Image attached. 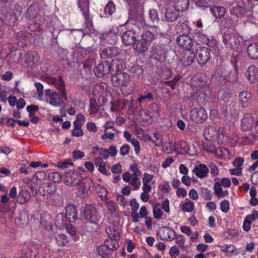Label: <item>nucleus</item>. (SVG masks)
I'll return each mask as SVG.
<instances>
[{
    "mask_svg": "<svg viewBox=\"0 0 258 258\" xmlns=\"http://www.w3.org/2000/svg\"><path fill=\"white\" fill-rule=\"evenodd\" d=\"M81 217L82 220L94 224L99 220L96 209L90 205H86L81 208Z\"/></svg>",
    "mask_w": 258,
    "mask_h": 258,
    "instance_id": "obj_1",
    "label": "nucleus"
},
{
    "mask_svg": "<svg viewBox=\"0 0 258 258\" xmlns=\"http://www.w3.org/2000/svg\"><path fill=\"white\" fill-rule=\"evenodd\" d=\"M42 79L48 84L53 85L57 89L61 92L65 100L68 99L64 84L60 77L56 79L48 76H44L42 77Z\"/></svg>",
    "mask_w": 258,
    "mask_h": 258,
    "instance_id": "obj_2",
    "label": "nucleus"
},
{
    "mask_svg": "<svg viewBox=\"0 0 258 258\" xmlns=\"http://www.w3.org/2000/svg\"><path fill=\"white\" fill-rule=\"evenodd\" d=\"M189 118L196 124L203 123L208 118L207 112L203 108H194L190 111Z\"/></svg>",
    "mask_w": 258,
    "mask_h": 258,
    "instance_id": "obj_3",
    "label": "nucleus"
},
{
    "mask_svg": "<svg viewBox=\"0 0 258 258\" xmlns=\"http://www.w3.org/2000/svg\"><path fill=\"white\" fill-rule=\"evenodd\" d=\"M223 42L226 47L234 49L238 47L240 44L238 36L234 33L227 32L223 35Z\"/></svg>",
    "mask_w": 258,
    "mask_h": 258,
    "instance_id": "obj_4",
    "label": "nucleus"
},
{
    "mask_svg": "<svg viewBox=\"0 0 258 258\" xmlns=\"http://www.w3.org/2000/svg\"><path fill=\"white\" fill-rule=\"evenodd\" d=\"M116 61H113L112 64L111 65L107 61H103L99 64L94 69V72L95 75L99 78L103 77L108 74L111 71L112 66H114Z\"/></svg>",
    "mask_w": 258,
    "mask_h": 258,
    "instance_id": "obj_5",
    "label": "nucleus"
},
{
    "mask_svg": "<svg viewBox=\"0 0 258 258\" xmlns=\"http://www.w3.org/2000/svg\"><path fill=\"white\" fill-rule=\"evenodd\" d=\"M131 80L130 76L125 72L117 73L112 78V81L115 86H126Z\"/></svg>",
    "mask_w": 258,
    "mask_h": 258,
    "instance_id": "obj_6",
    "label": "nucleus"
},
{
    "mask_svg": "<svg viewBox=\"0 0 258 258\" xmlns=\"http://www.w3.org/2000/svg\"><path fill=\"white\" fill-rule=\"evenodd\" d=\"M197 59L199 64H206L210 58V50L205 46H199L196 50Z\"/></svg>",
    "mask_w": 258,
    "mask_h": 258,
    "instance_id": "obj_7",
    "label": "nucleus"
},
{
    "mask_svg": "<svg viewBox=\"0 0 258 258\" xmlns=\"http://www.w3.org/2000/svg\"><path fill=\"white\" fill-rule=\"evenodd\" d=\"M151 57L157 61H163L165 59L166 50L164 47L159 44H154L151 47Z\"/></svg>",
    "mask_w": 258,
    "mask_h": 258,
    "instance_id": "obj_8",
    "label": "nucleus"
},
{
    "mask_svg": "<svg viewBox=\"0 0 258 258\" xmlns=\"http://www.w3.org/2000/svg\"><path fill=\"white\" fill-rule=\"evenodd\" d=\"M162 209L166 213L170 212L169 201L167 199L162 202L161 205L156 204L153 207V215L155 219H160L162 218L163 215Z\"/></svg>",
    "mask_w": 258,
    "mask_h": 258,
    "instance_id": "obj_9",
    "label": "nucleus"
},
{
    "mask_svg": "<svg viewBox=\"0 0 258 258\" xmlns=\"http://www.w3.org/2000/svg\"><path fill=\"white\" fill-rule=\"evenodd\" d=\"M78 6L81 11L83 12L86 22L87 26L91 30L93 27V23L92 19L89 14L88 0H78Z\"/></svg>",
    "mask_w": 258,
    "mask_h": 258,
    "instance_id": "obj_10",
    "label": "nucleus"
},
{
    "mask_svg": "<svg viewBox=\"0 0 258 258\" xmlns=\"http://www.w3.org/2000/svg\"><path fill=\"white\" fill-rule=\"evenodd\" d=\"M169 149L168 150L166 147V150L165 151L167 153L177 152L180 154H186L188 152L189 147L186 142L183 141H181L177 143H175L174 145L172 146L171 143H169Z\"/></svg>",
    "mask_w": 258,
    "mask_h": 258,
    "instance_id": "obj_11",
    "label": "nucleus"
},
{
    "mask_svg": "<svg viewBox=\"0 0 258 258\" xmlns=\"http://www.w3.org/2000/svg\"><path fill=\"white\" fill-rule=\"evenodd\" d=\"M45 95L47 102L54 107H58L63 103L62 97L53 90L48 89L46 91Z\"/></svg>",
    "mask_w": 258,
    "mask_h": 258,
    "instance_id": "obj_12",
    "label": "nucleus"
},
{
    "mask_svg": "<svg viewBox=\"0 0 258 258\" xmlns=\"http://www.w3.org/2000/svg\"><path fill=\"white\" fill-rule=\"evenodd\" d=\"M106 232L112 242V245H107L108 247L111 249H116L119 246L117 242V240L120 238L119 232L113 227H110L106 228Z\"/></svg>",
    "mask_w": 258,
    "mask_h": 258,
    "instance_id": "obj_13",
    "label": "nucleus"
},
{
    "mask_svg": "<svg viewBox=\"0 0 258 258\" xmlns=\"http://www.w3.org/2000/svg\"><path fill=\"white\" fill-rule=\"evenodd\" d=\"M82 177L77 172H69L67 174L64 183L68 185L76 186L80 184Z\"/></svg>",
    "mask_w": 258,
    "mask_h": 258,
    "instance_id": "obj_14",
    "label": "nucleus"
},
{
    "mask_svg": "<svg viewBox=\"0 0 258 258\" xmlns=\"http://www.w3.org/2000/svg\"><path fill=\"white\" fill-rule=\"evenodd\" d=\"M93 186V182L91 179H88L85 182L81 183L78 189L77 194L82 198H85L91 193V188Z\"/></svg>",
    "mask_w": 258,
    "mask_h": 258,
    "instance_id": "obj_15",
    "label": "nucleus"
},
{
    "mask_svg": "<svg viewBox=\"0 0 258 258\" xmlns=\"http://www.w3.org/2000/svg\"><path fill=\"white\" fill-rule=\"evenodd\" d=\"M138 35L134 31L128 30L123 33L122 35V41L126 46L134 45L137 42Z\"/></svg>",
    "mask_w": 258,
    "mask_h": 258,
    "instance_id": "obj_16",
    "label": "nucleus"
},
{
    "mask_svg": "<svg viewBox=\"0 0 258 258\" xmlns=\"http://www.w3.org/2000/svg\"><path fill=\"white\" fill-rule=\"evenodd\" d=\"M181 61L184 66H190L195 61V54L190 49H185L182 52Z\"/></svg>",
    "mask_w": 258,
    "mask_h": 258,
    "instance_id": "obj_17",
    "label": "nucleus"
},
{
    "mask_svg": "<svg viewBox=\"0 0 258 258\" xmlns=\"http://www.w3.org/2000/svg\"><path fill=\"white\" fill-rule=\"evenodd\" d=\"M180 12L173 6L168 7L165 13V18L166 21L168 22H174L178 18Z\"/></svg>",
    "mask_w": 258,
    "mask_h": 258,
    "instance_id": "obj_18",
    "label": "nucleus"
},
{
    "mask_svg": "<svg viewBox=\"0 0 258 258\" xmlns=\"http://www.w3.org/2000/svg\"><path fill=\"white\" fill-rule=\"evenodd\" d=\"M158 235L163 240L171 241L174 238V232L170 228L164 227L159 230Z\"/></svg>",
    "mask_w": 258,
    "mask_h": 258,
    "instance_id": "obj_19",
    "label": "nucleus"
},
{
    "mask_svg": "<svg viewBox=\"0 0 258 258\" xmlns=\"http://www.w3.org/2000/svg\"><path fill=\"white\" fill-rule=\"evenodd\" d=\"M197 177L200 178L206 177L208 175L209 170L204 164H200L196 166L192 170Z\"/></svg>",
    "mask_w": 258,
    "mask_h": 258,
    "instance_id": "obj_20",
    "label": "nucleus"
},
{
    "mask_svg": "<svg viewBox=\"0 0 258 258\" xmlns=\"http://www.w3.org/2000/svg\"><path fill=\"white\" fill-rule=\"evenodd\" d=\"M177 43L185 49H190L192 45V40L187 35H180L177 38Z\"/></svg>",
    "mask_w": 258,
    "mask_h": 258,
    "instance_id": "obj_21",
    "label": "nucleus"
},
{
    "mask_svg": "<svg viewBox=\"0 0 258 258\" xmlns=\"http://www.w3.org/2000/svg\"><path fill=\"white\" fill-rule=\"evenodd\" d=\"M119 53V49L115 46L107 47L101 53V56L104 59L112 58L117 56Z\"/></svg>",
    "mask_w": 258,
    "mask_h": 258,
    "instance_id": "obj_22",
    "label": "nucleus"
},
{
    "mask_svg": "<svg viewBox=\"0 0 258 258\" xmlns=\"http://www.w3.org/2000/svg\"><path fill=\"white\" fill-rule=\"evenodd\" d=\"M106 207L111 216L115 219L114 225H118L119 221V215L116 211V207L115 203L112 201H109L106 203Z\"/></svg>",
    "mask_w": 258,
    "mask_h": 258,
    "instance_id": "obj_23",
    "label": "nucleus"
},
{
    "mask_svg": "<svg viewBox=\"0 0 258 258\" xmlns=\"http://www.w3.org/2000/svg\"><path fill=\"white\" fill-rule=\"evenodd\" d=\"M66 218L70 222H75L78 218L77 208L75 206L68 205L66 208Z\"/></svg>",
    "mask_w": 258,
    "mask_h": 258,
    "instance_id": "obj_24",
    "label": "nucleus"
},
{
    "mask_svg": "<svg viewBox=\"0 0 258 258\" xmlns=\"http://www.w3.org/2000/svg\"><path fill=\"white\" fill-rule=\"evenodd\" d=\"M39 60V56L35 52H28L25 55V62L30 67L38 64Z\"/></svg>",
    "mask_w": 258,
    "mask_h": 258,
    "instance_id": "obj_25",
    "label": "nucleus"
},
{
    "mask_svg": "<svg viewBox=\"0 0 258 258\" xmlns=\"http://www.w3.org/2000/svg\"><path fill=\"white\" fill-rule=\"evenodd\" d=\"M254 124V119L249 114H246L241 120V126L243 131L251 129Z\"/></svg>",
    "mask_w": 258,
    "mask_h": 258,
    "instance_id": "obj_26",
    "label": "nucleus"
},
{
    "mask_svg": "<svg viewBox=\"0 0 258 258\" xmlns=\"http://www.w3.org/2000/svg\"><path fill=\"white\" fill-rule=\"evenodd\" d=\"M247 78L250 83H255L258 80V69L254 66H250L246 72Z\"/></svg>",
    "mask_w": 258,
    "mask_h": 258,
    "instance_id": "obj_27",
    "label": "nucleus"
},
{
    "mask_svg": "<svg viewBox=\"0 0 258 258\" xmlns=\"http://www.w3.org/2000/svg\"><path fill=\"white\" fill-rule=\"evenodd\" d=\"M251 95L247 91H243L239 95V100L243 107H248L251 102Z\"/></svg>",
    "mask_w": 258,
    "mask_h": 258,
    "instance_id": "obj_28",
    "label": "nucleus"
},
{
    "mask_svg": "<svg viewBox=\"0 0 258 258\" xmlns=\"http://www.w3.org/2000/svg\"><path fill=\"white\" fill-rule=\"evenodd\" d=\"M149 45L148 42H146L142 39L140 40H137L133 47L134 49L138 53L144 54L147 51Z\"/></svg>",
    "mask_w": 258,
    "mask_h": 258,
    "instance_id": "obj_29",
    "label": "nucleus"
},
{
    "mask_svg": "<svg viewBox=\"0 0 258 258\" xmlns=\"http://www.w3.org/2000/svg\"><path fill=\"white\" fill-rule=\"evenodd\" d=\"M216 128L212 126H208L205 128L204 131V136L205 139L209 141H213L216 139Z\"/></svg>",
    "mask_w": 258,
    "mask_h": 258,
    "instance_id": "obj_30",
    "label": "nucleus"
},
{
    "mask_svg": "<svg viewBox=\"0 0 258 258\" xmlns=\"http://www.w3.org/2000/svg\"><path fill=\"white\" fill-rule=\"evenodd\" d=\"M54 185L51 183H43L39 188V192L43 196L51 194L55 190Z\"/></svg>",
    "mask_w": 258,
    "mask_h": 258,
    "instance_id": "obj_31",
    "label": "nucleus"
},
{
    "mask_svg": "<svg viewBox=\"0 0 258 258\" xmlns=\"http://www.w3.org/2000/svg\"><path fill=\"white\" fill-rule=\"evenodd\" d=\"M247 53L249 57L253 59H258V42L251 43L248 46Z\"/></svg>",
    "mask_w": 258,
    "mask_h": 258,
    "instance_id": "obj_32",
    "label": "nucleus"
},
{
    "mask_svg": "<svg viewBox=\"0 0 258 258\" xmlns=\"http://www.w3.org/2000/svg\"><path fill=\"white\" fill-rule=\"evenodd\" d=\"M246 11L244 8L240 6L236 5L232 7L230 10L231 15L237 18H242L245 15Z\"/></svg>",
    "mask_w": 258,
    "mask_h": 258,
    "instance_id": "obj_33",
    "label": "nucleus"
},
{
    "mask_svg": "<svg viewBox=\"0 0 258 258\" xmlns=\"http://www.w3.org/2000/svg\"><path fill=\"white\" fill-rule=\"evenodd\" d=\"M210 12L216 19H221L224 16L226 10L221 6H215L210 9Z\"/></svg>",
    "mask_w": 258,
    "mask_h": 258,
    "instance_id": "obj_34",
    "label": "nucleus"
},
{
    "mask_svg": "<svg viewBox=\"0 0 258 258\" xmlns=\"http://www.w3.org/2000/svg\"><path fill=\"white\" fill-rule=\"evenodd\" d=\"M173 7L180 12L185 11L189 7V0H174Z\"/></svg>",
    "mask_w": 258,
    "mask_h": 258,
    "instance_id": "obj_35",
    "label": "nucleus"
},
{
    "mask_svg": "<svg viewBox=\"0 0 258 258\" xmlns=\"http://www.w3.org/2000/svg\"><path fill=\"white\" fill-rule=\"evenodd\" d=\"M18 197L17 201L21 204L28 203L30 199V194L28 190H21Z\"/></svg>",
    "mask_w": 258,
    "mask_h": 258,
    "instance_id": "obj_36",
    "label": "nucleus"
},
{
    "mask_svg": "<svg viewBox=\"0 0 258 258\" xmlns=\"http://www.w3.org/2000/svg\"><path fill=\"white\" fill-rule=\"evenodd\" d=\"M99 107L97 105L95 99H91L90 103L89 112L90 114L98 116Z\"/></svg>",
    "mask_w": 258,
    "mask_h": 258,
    "instance_id": "obj_37",
    "label": "nucleus"
},
{
    "mask_svg": "<svg viewBox=\"0 0 258 258\" xmlns=\"http://www.w3.org/2000/svg\"><path fill=\"white\" fill-rule=\"evenodd\" d=\"M214 189L215 190V194L219 198H223L225 197L228 194V191H223V189L221 187V185L219 183V182H216L214 185Z\"/></svg>",
    "mask_w": 258,
    "mask_h": 258,
    "instance_id": "obj_38",
    "label": "nucleus"
},
{
    "mask_svg": "<svg viewBox=\"0 0 258 258\" xmlns=\"http://www.w3.org/2000/svg\"><path fill=\"white\" fill-rule=\"evenodd\" d=\"M55 240L59 246H65L69 242L67 236L64 234H57L55 236Z\"/></svg>",
    "mask_w": 258,
    "mask_h": 258,
    "instance_id": "obj_39",
    "label": "nucleus"
},
{
    "mask_svg": "<svg viewBox=\"0 0 258 258\" xmlns=\"http://www.w3.org/2000/svg\"><path fill=\"white\" fill-rule=\"evenodd\" d=\"M161 111L160 105L154 103L150 107V112L153 117H157L159 116Z\"/></svg>",
    "mask_w": 258,
    "mask_h": 258,
    "instance_id": "obj_40",
    "label": "nucleus"
},
{
    "mask_svg": "<svg viewBox=\"0 0 258 258\" xmlns=\"http://www.w3.org/2000/svg\"><path fill=\"white\" fill-rule=\"evenodd\" d=\"M194 202L188 199H186L185 202L182 206V209L185 212H190L194 210Z\"/></svg>",
    "mask_w": 258,
    "mask_h": 258,
    "instance_id": "obj_41",
    "label": "nucleus"
},
{
    "mask_svg": "<svg viewBox=\"0 0 258 258\" xmlns=\"http://www.w3.org/2000/svg\"><path fill=\"white\" fill-rule=\"evenodd\" d=\"M96 192L98 195V196L103 199V198H105L107 195V189L103 186L100 184H97L95 188Z\"/></svg>",
    "mask_w": 258,
    "mask_h": 258,
    "instance_id": "obj_42",
    "label": "nucleus"
},
{
    "mask_svg": "<svg viewBox=\"0 0 258 258\" xmlns=\"http://www.w3.org/2000/svg\"><path fill=\"white\" fill-rule=\"evenodd\" d=\"M155 38L154 34L150 31H146L142 34V39L145 41L146 42H148L149 45H150L151 41H152Z\"/></svg>",
    "mask_w": 258,
    "mask_h": 258,
    "instance_id": "obj_43",
    "label": "nucleus"
},
{
    "mask_svg": "<svg viewBox=\"0 0 258 258\" xmlns=\"http://www.w3.org/2000/svg\"><path fill=\"white\" fill-rule=\"evenodd\" d=\"M140 176H132L130 184L134 186V190L139 189L141 186V181L139 178Z\"/></svg>",
    "mask_w": 258,
    "mask_h": 258,
    "instance_id": "obj_44",
    "label": "nucleus"
},
{
    "mask_svg": "<svg viewBox=\"0 0 258 258\" xmlns=\"http://www.w3.org/2000/svg\"><path fill=\"white\" fill-rule=\"evenodd\" d=\"M131 72L133 75L140 77L143 73V67L139 65H134L132 67Z\"/></svg>",
    "mask_w": 258,
    "mask_h": 258,
    "instance_id": "obj_45",
    "label": "nucleus"
},
{
    "mask_svg": "<svg viewBox=\"0 0 258 258\" xmlns=\"http://www.w3.org/2000/svg\"><path fill=\"white\" fill-rule=\"evenodd\" d=\"M115 10V6L112 2H109L105 6L104 12L109 16L111 15Z\"/></svg>",
    "mask_w": 258,
    "mask_h": 258,
    "instance_id": "obj_46",
    "label": "nucleus"
},
{
    "mask_svg": "<svg viewBox=\"0 0 258 258\" xmlns=\"http://www.w3.org/2000/svg\"><path fill=\"white\" fill-rule=\"evenodd\" d=\"M220 248L221 251L226 253H232L236 249L233 244H224L220 246Z\"/></svg>",
    "mask_w": 258,
    "mask_h": 258,
    "instance_id": "obj_47",
    "label": "nucleus"
},
{
    "mask_svg": "<svg viewBox=\"0 0 258 258\" xmlns=\"http://www.w3.org/2000/svg\"><path fill=\"white\" fill-rule=\"evenodd\" d=\"M154 178V175L153 174H150L147 172H145L143 174L142 182L153 184L154 183V182L153 181Z\"/></svg>",
    "mask_w": 258,
    "mask_h": 258,
    "instance_id": "obj_48",
    "label": "nucleus"
},
{
    "mask_svg": "<svg viewBox=\"0 0 258 258\" xmlns=\"http://www.w3.org/2000/svg\"><path fill=\"white\" fill-rule=\"evenodd\" d=\"M153 99V95L151 93H145L144 95H141L138 99L139 103L143 102L151 101Z\"/></svg>",
    "mask_w": 258,
    "mask_h": 258,
    "instance_id": "obj_49",
    "label": "nucleus"
},
{
    "mask_svg": "<svg viewBox=\"0 0 258 258\" xmlns=\"http://www.w3.org/2000/svg\"><path fill=\"white\" fill-rule=\"evenodd\" d=\"M73 165L71 160L67 159L64 161L59 162L57 163V167L59 168L64 169L69 168Z\"/></svg>",
    "mask_w": 258,
    "mask_h": 258,
    "instance_id": "obj_50",
    "label": "nucleus"
},
{
    "mask_svg": "<svg viewBox=\"0 0 258 258\" xmlns=\"http://www.w3.org/2000/svg\"><path fill=\"white\" fill-rule=\"evenodd\" d=\"M48 218L45 221L42 218L41 219L40 223L42 226L46 230H50L52 228V224L49 216Z\"/></svg>",
    "mask_w": 258,
    "mask_h": 258,
    "instance_id": "obj_51",
    "label": "nucleus"
},
{
    "mask_svg": "<svg viewBox=\"0 0 258 258\" xmlns=\"http://www.w3.org/2000/svg\"><path fill=\"white\" fill-rule=\"evenodd\" d=\"M35 86L37 89L38 98L41 100L43 96V86L39 82H36L35 83Z\"/></svg>",
    "mask_w": 258,
    "mask_h": 258,
    "instance_id": "obj_52",
    "label": "nucleus"
},
{
    "mask_svg": "<svg viewBox=\"0 0 258 258\" xmlns=\"http://www.w3.org/2000/svg\"><path fill=\"white\" fill-rule=\"evenodd\" d=\"M258 219V212L257 211H253L250 215H247L245 219L250 223Z\"/></svg>",
    "mask_w": 258,
    "mask_h": 258,
    "instance_id": "obj_53",
    "label": "nucleus"
},
{
    "mask_svg": "<svg viewBox=\"0 0 258 258\" xmlns=\"http://www.w3.org/2000/svg\"><path fill=\"white\" fill-rule=\"evenodd\" d=\"M130 170L133 172L132 176H141L142 174L137 164H134L131 165L130 166Z\"/></svg>",
    "mask_w": 258,
    "mask_h": 258,
    "instance_id": "obj_54",
    "label": "nucleus"
},
{
    "mask_svg": "<svg viewBox=\"0 0 258 258\" xmlns=\"http://www.w3.org/2000/svg\"><path fill=\"white\" fill-rule=\"evenodd\" d=\"M221 210L224 213H227L229 209V203L228 201L224 200L221 202Z\"/></svg>",
    "mask_w": 258,
    "mask_h": 258,
    "instance_id": "obj_55",
    "label": "nucleus"
},
{
    "mask_svg": "<svg viewBox=\"0 0 258 258\" xmlns=\"http://www.w3.org/2000/svg\"><path fill=\"white\" fill-rule=\"evenodd\" d=\"M26 109L27 111L29 112L30 116L32 117L33 116V114L38 110L39 107L36 105H31L27 106Z\"/></svg>",
    "mask_w": 258,
    "mask_h": 258,
    "instance_id": "obj_56",
    "label": "nucleus"
},
{
    "mask_svg": "<svg viewBox=\"0 0 258 258\" xmlns=\"http://www.w3.org/2000/svg\"><path fill=\"white\" fill-rule=\"evenodd\" d=\"M130 206L131 207L132 212H137L139 208V204L135 199H134L131 201Z\"/></svg>",
    "mask_w": 258,
    "mask_h": 258,
    "instance_id": "obj_57",
    "label": "nucleus"
},
{
    "mask_svg": "<svg viewBox=\"0 0 258 258\" xmlns=\"http://www.w3.org/2000/svg\"><path fill=\"white\" fill-rule=\"evenodd\" d=\"M73 158L74 159H81L83 158L85 156V153L84 152L79 150H76L73 151Z\"/></svg>",
    "mask_w": 258,
    "mask_h": 258,
    "instance_id": "obj_58",
    "label": "nucleus"
},
{
    "mask_svg": "<svg viewBox=\"0 0 258 258\" xmlns=\"http://www.w3.org/2000/svg\"><path fill=\"white\" fill-rule=\"evenodd\" d=\"M114 138V134L113 133H111L110 132H108V130H104V133L102 136L101 138L103 140H105L106 139H109V140H113Z\"/></svg>",
    "mask_w": 258,
    "mask_h": 258,
    "instance_id": "obj_59",
    "label": "nucleus"
},
{
    "mask_svg": "<svg viewBox=\"0 0 258 258\" xmlns=\"http://www.w3.org/2000/svg\"><path fill=\"white\" fill-rule=\"evenodd\" d=\"M225 130L224 128L223 127H220L218 131L216 132L217 134L216 135H217V139L218 140V142H220V141L222 142L223 138H224V135H225Z\"/></svg>",
    "mask_w": 258,
    "mask_h": 258,
    "instance_id": "obj_60",
    "label": "nucleus"
},
{
    "mask_svg": "<svg viewBox=\"0 0 258 258\" xmlns=\"http://www.w3.org/2000/svg\"><path fill=\"white\" fill-rule=\"evenodd\" d=\"M171 75V70L169 69H165L163 71L162 75L161 76L163 79L167 80L170 78Z\"/></svg>",
    "mask_w": 258,
    "mask_h": 258,
    "instance_id": "obj_61",
    "label": "nucleus"
},
{
    "mask_svg": "<svg viewBox=\"0 0 258 258\" xmlns=\"http://www.w3.org/2000/svg\"><path fill=\"white\" fill-rule=\"evenodd\" d=\"M130 142L134 147L136 153L138 154L140 151V145L138 140L133 139Z\"/></svg>",
    "mask_w": 258,
    "mask_h": 258,
    "instance_id": "obj_62",
    "label": "nucleus"
},
{
    "mask_svg": "<svg viewBox=\"0 0 258 258\" xmlns=\"http://www.w3.org/2000/svg\"><path fill=\"white\" fill-rule=\"evenodd\" d=\"M174 159L172 157L167 158L162 164V167L164 169H166L173 163Z\"/></svg>",
    "mask_w": 258,
    "mask_h": 258,
    "instance_id": "obj_63",
    "label": "nucleus"
},
{
    "mask_svg": "<svg viewBox=\"0 0 258 258\" xmlns=\"http://www.w3.org/2000/svg\"><path fill=\"white\" fill-rule=\"evenodd\" d=\"M244 162L243 158L238 157L236 158L233 161V165L236 168H240Z\"/></svg>",
    "mask_w": 258,
    "mask_h": 258,
    "instance_id": "obj_64",
    "label": "nucleus"
}]
</instances>
